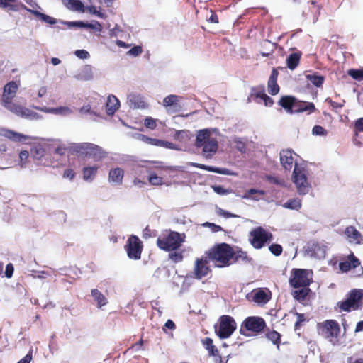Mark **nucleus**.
<instances>
[{
  "instance_id": "nucleus-2",
  "label": "nucleus",
  "mask_w": 363,
  "mask_h": 363,
  "mask_svg": "<svg viewBox=\"0 0 363 363\" xmlns=\"http://www.w3.org/2000/svg\"><path fill=\"white\" fill-rule=\"evenodd\" d=\"M184 241V234L170 230L167 234H164L157 239V246L165 252H172L180 249Z\"/></svg>"
},
{
  "instance_id": "nucleus-54",
  "label": "nucleus",
  "mask_w": 363,
  "mask_h": 363,
  "mask_svg": "<svg viewBox=\"0 0 363 363\" xmlns=\"http://www.w3.org/2000/svg\"><path fill=\"white\" fill-rule=\"evenodd\" d=\"M29 152L27 150H21L19 153L20 166L24 167L28 162Z\"/></svg>"
},
{
  "instance_id": "nucleus-29",
  "label": "nucleus",
  "mask_w": 363,
  "mask_h": 363,
  "mask_svg": "<svg viewBox=\"0 0 363 363\" xmlns=\"http://www.w3.org/2000/svg\"><path fill=\"white\" fill-rule=\"evenodd\" d=\"M301 55L302 53L300 51L291 53L286 58L287 67L291 70L295 69L300 63Z\"/></svg>"
},
{
  "instance_id": "nucleus-51",
  "label": "nucleus",
  "mask_w": 363,
  "mask_h": 363,
  "mask_svg": "<svg viewBox=\"0 0 363 363\" xmlns=\"http://www.w3.org/2000/svg\"><path fill=\"white\" fill-rule=\"evenodd\" d=\"M269 250L271 252L272 254H273L275 256H279L281 255L283 252V248L281 245L279 244H272L269 247Z\"/></svg>"
},
{
  "instance_id": "nucleus-61",
  "label": "nucleus",
  "mask_w": 363,
  "mask_h": 363,
  "mask_svg": "<svg viewBox=\"0 0 363 363\" xmlns=\"http://www.w3.org/2000/svg\"><path fill=\"white\" fill-rule=\"evenodd\" d=\"M266 180L267 182H269V183L276 184V185H283L284 184L283 180H281L279 178L271 176V175H267Z\"/></svg>"
},
{
  "instance_id": "nucleus-40",
  "label": "nucleus",
  "mask_w": 363,
  "mask_h": 363,
  "mask_svg": "<svg viewBox=\"0 0 363 363\" xmlns=\"http://www.w3.org/2000/svg\"><path fill=\"white\" fill-rule=\"evenodd\" d=\"M311 289L308 286L302 287V289L296 290L293 293L294 298L299 301H303L306 299Z\"/></svg>"
},
{
  "instance_id": "nucleus-52",
  "label": "nucleus",
  "mask_w": 363,
  "mask_h": 363,
  "mask_svg": "<svg viewBox=\"0 0 363 363\" xmlns=\"http://www.w3.org/2000/svg\"><path fill=\"white\" fill-rule=\"evenodd\" d=\"M149 182L155 186L162 185L163 179L162 177L157 176L156 174H151L148 178Z\"/></svg>"
},
{
  "instance_id": "nucleus-22",
  "label": "nucleus",
  "mask_w": 363,
  "mask_h": 363,
  "mask_svg": "<svg viewBox=\"0 0 363 363\" xmlns=\"http://www.w3.org/2000/svg\"><path fill=\"white\" fill-rule=\"evenodd\" d=\"M128 103L133 108H146L147 107L143 97L137 94H130L128 96Z\"/></svg>"
},
{
  "instance_id": "nucleus-39",
  "label": "nucleus",
  "mask_w": 363,
  "mask_h": 363,
  "mask_svg": "<svg viewBox=\"0 0 363 363\" xmlns=\"http://www.w3.org/2000/svg\"><path fill=\"white\" fill-rule=\"evenodd\" d=\"M306 78L316 87H320L325 80L323 76L318 75L316 73L306 74Z\"/></svg>"
},
{
  "instance_id": "nucleus-3",
  "label": "nucleus",
  "mask_w": 363,
  "mask_h": 363,
  "mask_svg": "<svg viewBox=\"0 0 363 363\" xmlns=\"http://www.w3.org/2000/svg\"><path fill=\"white\" fill-rule=\"evenodd\" d=\"M317 331L318 335L335 345L339 341L340 327L335 320H326L317 323Z\"/></svg>"
},
{
  "instance_id": "nucleus-4",
  "label": "nucleus",
  "mask_w": 363,
  "mask_h": 363,
  "mask_svg": "<svg viewBox=\"0 0 363 363\" xmlns=\"http://www.w3.org/2000/svg\"><path fill=\"white\" fill-rule=\"evenodd\" d=\"M308 170L302 166L295 163L292 175L298 194L305 195L308 193L311 186L308 179Z\"/></svg>"
},
{
  "instance_id": "nucleus-11",
  "label": "nucleus",
  "mask_w": 363,
  "mask_h": 363,
  "mask_svg": "<svg viewBox=\"0 0 363 363\" xmlns=\"http://www.w3.org/2000/svg\"><path fill=\"white\" fill-rule=\"evenodd\" d=\"M2 106L7 110L21 118H26L28 119H38L40 118L39 115L36 112L19 104L13 103L12 101H9V104L3 103Z\"/></svg>"
},
{
  "instance_id": "nucleus-47",
  "label": "nucleus",
  "mask_w": 363,
  "mask_h": 363,
  "mask_svg": "<svg viewBox=\"0 0 363 363\" xmlns=\"http://www.w3.org/2000/svg\"><path fill=\"white\" fill-rule=\"evenodd\" d=\"M266 337L268 340L272 341L274 345H277L279 346V345L280 344L281 335L279 333H278L275 330L268 331L266 333Z\"/></svg>"
},
{
  "instance_id": "nucleus-15",
  "label": "nucleus",
  "mask_w": 363,
  "mask_h": 363,
  "mask_svg": "<svg viewBox=\"0 0 363 363\" xmlns=\"http://www.w3.org/2000/svg\"><path fill=\"white\" fill-rule=\"evenodd\" d=\"M18 89V85L16 82L11 81L7 83L4 86L1 104L3 103L9 104V101H12L16 96Z\"/></svg>"
},
{
  "instance_id": "nucleus-21",
  "label": "nucleus",
  "mask_w": 363,
  "mask_h": 363,
  "mask_svg": "<svg viewBox=\"0 0 363 363\" xmlns=\"http://www.w3.org/2000/svg\"><path fill=\"white\" fill-rule=\"evenodd\" d=\"M315 106L313 102L296 100L294 113L307 112L308 114L315 112Z\"/></svg>"
},
{
  "instance_id": "nucleus-5",
  "label": "nucleus",
  "mask_w": 363,
  "mask_h": 363,
  "mask_svg": "<svg viewBox=\"0 0 363 363\" xmlns=\"http://www.w3.org/2000/svg\"><path fill=\"white\" fill-rule=\"evenodd\" d=\"M363 289H354L347 294V298L338 303L341 311L350 312L351 311L358 310L362 306Z\"/></svg>"
},
{
  "instance_id": "nucleus-8",
  "label": "nucleus",
  "mask_w": 363,
  "mask_h": 363,
  "mask_svg": "<svg viewBox=\"0 0 363 363\" xmlns=\"http://www.w3.org/2000/svg\"><path fill=\"white\" fill-rule=\"evenodd\" d=\"M266 327L264 320L258 316H250L245 319L241 325L240 333L244 334V329L257 335L261 333Z\"/></svg>"
},
{
  "instance_id": "nucleus-18",
  "label": "nucleus",
  "mask_w": 363,
  "mask_h": 363,
  "mask_svg": "<svg viewBox=\"0 0 363 363\" xmlns=\"http://www.w3.org/2000/svg\"><path fill=\"white\" fill-rule=\"evenodd\" d=\"M293 154L294 152L291 150H283L280 152V162L286 170L290 171L293 167L294 163Z\"/></svg>"
},
{
  "instance_id": "nucleus-60",
  "label": "nucleus",
  "mask_w": 363,
  "mask_h": 363,
  "mask_svg": "<svg viewBox=\"0 0 363 363\" xmlns=\"http://www.w3.org/2000/svg\"><path fill=\"white\" fill-rule=\"evenodd\" d=\"M155 235L156 231L151 230L149 226H146L143 231V238L145 239L155 237Z\"/></svg>"
},
{
  "instance_id": "nucleus-42",
  "label": "nucleus",
  "mask_w": 363,
  "mask_h": 363,
  "mask_svg": "<svg viewBox=\"0 0 363 363\" xmlns=\"http://www.w3.org/2000/svg\"><path fill=\"white\" fill-rule=\"evenodd\" d=\"M33 15H35L37 18H40L41 21L53 25L57 23L55 18L50 17L45 13H40L38 11L35 10H29Z\"/></svg>"
},
{
  "instance_id": "nucleus-27",
  "label": "nucleus",
  "mask_w": 363,
  "mask_h": 363,
  "mask_svg": "<svg viewBox=\"0 0 363 363\" xmlns=\"http://www.w3.org/2000/svg\"><path fill=\"white\" fill-rule=\"evenodd\" d=\"M123 176V169L120 167H116L110 170L108 180L112 183L119 185L122 184Z\"/></svg>"
},
{
  "instance_id": "nucleus-33",
  "label": "nucleus",
  "mask_w": 363,
  "mask_h": 363,
  "mask_svg": "<svg viewBox=\"0 0 363 363\" xmlns=\"http://www.w3.org/2000/svg\"><path fill=\"white\" fill-rule=\"evenodd\" d=\"M63 4L69 10L84 12V4L79 0H62Z\"/></svg>"
},
{
  "instance_id": "nucleus-63",
  "label": "nucleus",
  "mask_w": 363,
  "mask_h": 363,
  "mask_svg": "<svg viewBox=\"0 0 363 363\" xmlns=\"http://www.w3.org/2000/svg\"><path fill=\"white\" fill-rule=\"evenodd\" d=\"M74 54L80 59H86L89 57V53L85 50H77Z\"/></svg>"
},
{
  "instance_id": "nucleus-31",
  "label": "nucleus",
  "mask_w": 363,
  "mask_h": 363,
  "mask_svg": "<svg viewBox=\"0 0 363 363\" xmlns=\"http://www.w3.org/2000/svg\"><path fill=\"white\" fill-rule=\"evenodd\" d=\"M120 103L118 99L113 95L108 97L106 101V113L108 115H113L119 108Z\"/></svg>"
},
{
  "instance_id": "nucleus-35",
  "label": "nucleus",
  "mask_w": 363,
  "mask_h": 363,
  "mask_svg": "<svg viewBox=\"0 0 363 363\" xmlns=\"http://www.w3.org/2000/svg\"><path fill=\"white\" fill-rule=\"evenodd\" d=\"M193 166L200 168L201 169L207 170V171L212 172L214 173L225 174V175H232L233 174L230 172V171L226 168H219V167H211V166H206L204 164H197V163L194 164Z\"/></svg>"
},
{
  "instance_id": "nucleus-37",
  "label": "nucleus",
  "mask_w": 363,
  "mask_h": 363,
  "mask_svg": "<svg viewBox=\"0 0 363 363\" xmlns=\"http://www.w3.org/2000/svg\"><path fill=\"white\" fill-rule=\"evenodd\" d=\"M98 168L97 166L84 167L82 169L83 179L85 181H92L96 175Z\"/></svg>"
},
{
  "instance_id": "nucleus-38",
  "label": "nucleus",
  "mask_w": 363,
  "mask_h": 363,
  "mask_svg": "<svg viewBox=\"0 0 363 363\" xmlns=\"http://www.w3.org/2000/svg\"><path fill=\"white\" fill-rule=\"evenodd\" d=\"M91 296L94 297V300L97 303V306L99 308H101L102 306L106 305L107 303V299L104 296V295L99 291L96 289H94L91 291Z\"/></svg>"
},
{
  "instance_id": "nucleus-13",
  "label": "nucleus",
  "mask_w": 363,
  "mask_h": 363,
  "mask_svg": "<svg viewBox=\"0 0 363 363\" xmlns=\"http://www.w3.org/2000/svg\"><path fill=\"white\" fill-rule=\"evenodd\" d=\"M247 298L257 304H265L270 300L271 293L267 289L257 288L248 294Z\"/></svg>"
},
{
  "instance_id": "nucleus-48",
  "label": "nucleus",
  "mask_w": 363,
  "mask_h": 363,
  "mask_svg": "<svg viewBox=\"0 0 363 363\" xmlns=\"http://www.w3.org/2000/svg\"><path fill=\"white\" fill-rule=\"evenodd\" d=\"M174 138L181 142H185L189 138V131L187 130H177Z\"/></svg>"
},
{
  "instance_id": "nucleus-56",
  "label": "nucleus",
  "mask_w": 363,
  "mask_h": 363,
  "mask_svg": "<svg viewBox=\"0 0 363 363\" xmlns=\"http://www.w3.org/2000/svg\"><path fill=\"white\" fill-rule=\"evenodd\" d=\"M214 192L220 195H226L230 193V189H225L223 186L214 185L212 186Z\"/></svg>"
},
{
  "instance_id": "nucleus-45",
  "label": "nucleus",
  "mask_w": 363,
  "mask_h": 363,
  "mask_svg": "<svg viewBox=\"0 0 363 363\" xmlns=\"http://www.w3.org/2000/svg\"><path fill=\"white\" fill-rule=\"evenodd\" d=\"M0 8L7 9L11 11H17L18 5L16 0H0Z\"/></svg>"
},
{
  "instance_id": "nucleus-17",
  "label": "nucleus",
  "mask_w": 363,
  "mask_h": 363,
  "mask_svg": "<svg viewBox=\"0 0 363 363\" xmlns=\"http://www.w3.org/2000/svg\"><path fill=\"white\" fill-rule=\"evenodd\" d=\"M345 235L349 242L360 244L363 240V236L361 233L353 225L346 227Z\"/></svg>"
},
{
  "instance_id": "nucleus-7",
  "label": "nucleus",
  "mask_w": 363,
  "mask_h": 363,
  "mask_svg": "<svg viewBox=\"0 0 363 363\" xmlns=\"http://www.w3.org/2000/svg\"><path fill=\"white\" fill-rule=\"evenodd\" d=\"M250 244L256 249L263 247L267 242L272 241L273 235L262 227H257L250 233Z\"/></svg>"
},
{
  "instance_id": "nucleus-64",
  "label": "nucleus",
  "mask_w": 363,
  "mask_h": 363,
  "mask_svg": "<svg viewBox=\"0 0 363 363\" xmlns=\"http://www.w3.org/2000/svg\"><path fill=\"white\" fill-rule=\"evenodd\" d=\"M63 177L73 180L75 177V172L72 169H66L64 171Z\"/></svg>"
},
{
  "instance_id": "nucleus-62",
  "label": "nucleus",
  "mask_w": 363,
  "mask_h": 363,
  "mask_svg": "<svg viewBox=\"0 0 363 363\" xmlns=\"http://www.w3.org/2000/svg\"><path fill=\"white\" fill-rule=\"evenodd\" d=\"M142 52H143L142 47L136 45V46H134L133 48H132L130 50H128V54L129 55L135 57V56H138L139 55H140L142 53Z\"/></svg>"
},
{
  "instance_id": "nucleus-26",
  "label": "nucleus",
  "mask_w": 363,
  "mask_h": 363,
  "mask_svg": "<svg viewBox=\"0 0 363 363\" xmlns=\"http://www.w3.org/2000/svg\"><path fill=\"white\" fill-rule=\"evenodd\" d=\"M211 132L208 129H202L197 132L195 146L200 148L204 146L211 138Z\"/></svg>"
},
{
  "instance_id": "nucleus-43",
  "label": "nucleus",
  "mask_w": 363,
  "mask_h": 363,
  "mask_svg": "<svg viewBox=\"0 0 363 363\" xmlns=\"http://www.w3.org/2000/svg\"><path fill=\"white\" fill-rule=\"evenodd\" d=\"M254 194H259L260 196H264L265 194V191L263 190H259L256 189H248L246 193L242 196L243 199H253L255 201H259L260 199L259 197L257 196H252V195Z\"/></svg>"
},
{
  "instance_id": "nucleus-49",
  "label": "nucleus",
  "mask_w": 363,
  "mask_h": 363,
  "mask_svg": "<svg viewBox=\"0 0 363 363\" xmlns=\"http://www.w3.org/2000/svg\"><path fill=\"white\" fill-rule=\"evenodd\" d=\"M348 74L355 80H363V69H352L348 70Z\"/></svg>"
},
{
  "instance_id": "nucleus-32",
  "label": "nucleus",
  "mask_w": 363,
  "mask_h": 363,
  "mask_svg": "<svg viewBox=\"0 0 363 363\" xmlns=\"http://www.w3.org/2000/svg\"><path fill=\"white\" fill-rule=\"evenodd\" d=\"M89 143H82L74 144L70 147V151L72 154L86 157Z\"/></svg>"
},
{
  "instance_id": "nucleus-36",
  "label": "nucleus",
  "mask_w": 363,
  "mask_h": 363,
  "mask_svg": "<svg viewBox=\"0 0 363 363\" xmlns=\"http://www.w3.org/2000/svg\"><path fill=\"white\" fill-rule=\"evenodd\" d=\"M202 344L206 350H208L210 356L216 357L218 355V350L213 343V340L210 337H206L202 340Z\"/></svg>"
},
{
  "instance_id": "nucleus-12",
  "label": "nucleus",
  "mask_w": 363,
  "mask_h": 363,
  "mask_svg": "<svg viewBox=\"0 0 363 363\" xmlns=\"http://www.w3.org/2000/svg\"><path fill=\"white\" fill-rule=\"evenodd\" d=\"M289 284L294 288L308 286L311 284L306 269H294L291 271Z\"/></svg>"
},
{
  "instance_id": "nucleus-30",
  "label": "nucleus",
  "mask_w": 363,
  "mask_h": 363,
  "mask_svg": "<svg viewBox=\"0 0 363 363\" xmlns=\"http://www.w3.org/2000/svg\"><path fill=\"white\" fill-rule=\"evenodd\" d=\"M253 91L252 96L262 100L264 106L270 107L274 104V100L266 94L264 86H262L258 91H255V89Z\"/></svg>"
},
{
  "instance_id": "nucleus-53",
  "label": "nucleus",
  "mask_w": 363,
  "mask_h": 363,
  "mask_svg": "<svg viewBox=\"0 0 363 363\" xmlns=\"http://www.w3.org/2000/svg\"><path fill=\"white\" fill-rule=\"evenodd\" d=\"M295 315H296L297 320L294 324V330H299L302 323L306 321V317L303 313H299L296 312Z\"/></svg>"
},
{
  "instance_id": "nucleus-46",
  "label": "nucleus",
  "mask_w": 363,
  "mask_h": 363,
  "mask_svg": "<svg viewBox=\"0 0 363 363\" xmlns=\"http://www.w3.org/2000/svg\"><path fill=\"white\" fill-rule=\"evenodd\" d=\"M284 207L293 210H299L301 207V201L298 198L291 199L284 204Z\"/></svg>"
},
{
  "instance_id": "nucleus-16",
  "label": "nucleus",
  "mask_w": 363,
  "mask_h": 363,
  "mask_svg": "<svg viewBox=\"0 0 363 363\" xmlns=\"http://www.w3.org/2000/svg\"><path fill=\"white\" fill-rule=\"evenodd\" d=\"M180 98L177 95L170 94L163 99L162 104L169 112L176 113L181 109Z\"/></svg>"
},
{
  "instance_id": "nucleus-14",
  "label": "nucleus",
  "mask_w": 363,
  "mask_h": 363,
  "mask_svg": "<svg viewBox=\"0 0 363 363\" xmlns=\"http://www.w3.org/2000/svg\"><path fill=\"white\" fill-rule=\"evenodd\" d=\"M359 259L354 256L353 252L347 255L345 260L340 262L339 269L342 272H348L352 269H355L360 265Z\"/></svg>"
},
{
  "instance_id": "nucleus-10",
  "label": "nucleus",
  "mask_w": 363,
  "mask_h": 363,
  "mask_svg": "<svg viewBox=\"0 0 363 363\" xmlns=\"http://www.w3.org/2000/svg\"><path fill=\"white\" fill-rule=\"evenodd\" d=\"M209 262L211 261L207 258L206 255L196 258L192 272L193 277L196 279H201L211 273V269L208 264Z\"/></svg>"
},
{
  "instance_id": "nucleus-34",
  "label": "nucleus",
  "mask_w": 363,
  "mask_h": 363,
  "mask_svg": "<svg viewBox=\"0 0 363 363\" xmlns=\"http://www.w3.org/2000/svg\"><path fill=\"white\" fill-rule=\"evenodd\" d=\"M252 261V258L247 255V253L241 250H234V255L232 257V264L234 262H243L250 263Z\"/></svg>"
},
{
  "instance_id": "nucleus-9",
  "label": "nucleus",
  "mask_w": 363,
  "mask_h": 363,
  "mask_svg": "<svg viewBox=\"0 0 363 363\" xmlns=\"http://www.w3.org/2000/svg\"><path fill=\"white\" fill-rule=\"evenodd\" d=\"M124 247L130 259L138 260L141 258L143 245L138 236L134 235L129 236Z\"/></svg>"
},
{
  "instance_id": "nucleus-44",
  "label": "nucleus",
  "mask_w": 363,
  "mask_h": 363,
  "mask_svg": "<svg viewBox=\"0 0 363 363\" xmlns=\"http://www.w3.org/2000/svg\"><path fill=\"white\" fill-rule=\"evenodd\" d=\"M30 153L35 160H40L45 155V149L42 145H37L31 148Z\"/></svg>"
},
{
  "instance_id": "nucleus-28",
  "label": "nucleus",
  "mask_w": 363,
  "mask_h": 363,
  "mask_svg": "<svg viewBox=\"0 0 363 363\" xmlns=\"http://www.w3.org/2000/svg\"><path fill=\"white\" fill-rule=\"evenodd\" d=\"M36 109L40 110L44 113H53L59 115H67L72 113L71 109L67 106H60L57 108H48V107H35Z\"/></svg>"
},
{
  "instance_id": "nucleus-58",
  "label": "nucleus",
  "mask_w": 363,
  "mask_h": 363,
  "mask_svg": "<svg viewBox=\"0 0 363 363\" xmlns=\"http://www.w3.org/2000/svg\"><path fill=\"white\" fill-rule=\"evenodd\" d=\"M312 132L314 135L323 136L326 135L328 133L327 130L323 127L318 125L313 128Z\"/></svg>"
},
{
  "instance_id": "nucleus-57",
  "label": "nucleus",
  "mask_w": 363,
  "mask_h": 363,
  "mask_svg": "<svg viewBox=\"0 0 363 363\" xmlns=\"http://www.w3.org/2000/svg\"><path fill=\"white\" fill-rule=\"evenodd\" d=\"M354 129L356 132V135L358 133H363V117L358 118L355 121L354 124Z\"/></svg>"
},
{
  "instance_id": "nucleus-6",
  "label": "nucleus",
  "mask_w": 363,
  "mask_h": 363,
  "mask_svg": "<svg viewBox=\"0 0 363 363\" xmlns=\"http://www.w3.org/2000/svg\"><path fill=\"white\" fill-rule=\"evenodd\" d=\"M237 328L235 319L228 315H223L218 319V325L216 327V333L220 339H227L231 336Z\"/></svg>"
},
{
  "instance_id": "nucleus-25",
  "label": "nucleus",
  "mask_w": 363,
  "mask_h": 363,
  "mask_svg": "<svg viewBox=\"0 0 363 363\" xmlns=\"http://www.w3.org/2000/svg\"><path fill=\"white\" fill-rule=\"evenodd\" d=\"M1 135L13 142H24L28 139L27 135L9 129H2Z\"/></svg>"
},
{
  "instance_id": "nucleus-59",
  "label": "nucleus",
  "mask_w": 363,
  "mask_h": 363,
  "mask_svg": "<svg viewBox=\"0 0 363 363\" xmlns=\"http://www.w3.org/2000/svg\"><path fill=\"white\" fill-rule=\"evenodd\" d=\"M143 137L145 138V141L152 145L161 146V144L163 143L162 140L152 138H149L147 136H143Z\"/></svg>"
},
{
  "instance_id": "nucleus-50",
  "label": "nucleus",
  "mask_w": 363,
  "mask_h": 363,
  "mask_svg": "<svg viewBox=\"0 0 363 363\" xmlns=\"http://www.w3.org/2000/svg\"><path fill=\"white\" fill-rule=\"evenodd\" d=\"M77 79L86 81L91 79L92 74L91 73V68L86 66L84 68L83 72L78 74Z\"/></svg>"
},
{
  "instance_id": "nucleus-55",
  "label": "nucleus",
  "mask_w": 363,
  "mask_h": 363,
  "mask_svg": "<svg viewBox=\"0 0 363 363\" xmlns=\"http://www.w3.org/2000/svg\"><path fill=\"white\" fill-rule=\"evenodd\" d=\"M144 125L146 128L154 130L157 127L156 120L152 117H147L144 120Z\"/></svg>"
},
{
  "instance_id": "nucleus-20",
  "label": "nucleus",
  "mask_w": 363,
  "mask_h": 363,
  "mask_svg": "<svg viewBox=\"0 0 363 363\" xmlns=\"http://www.w3.org/2000/svg\"><path fill=\"white\" fill-rule=\"evenodd\" d=\"M278 76V71L273 68L267 82L268 92L271 95H276L279 92V86L277 82Z\"/></svg>"
},
{
  "instance_id": "nucleus-19",
  "label": "nucleus",
  "mask_w": 363,
  "mask_h": 363,
  "mask_svg": "<svg viewBox=\"0 0 363 363\" xmlns=\"http://www.w3.org/2000/svg\"><path fill=\"white\" fill-rule=\"evenodd\" d=\"M86 157H91L94 161H101L106 157V152L99 145L89 143Z\"/></svg>"
},
{
  "instance_id": "nucleus-23",
  "label": "nucleus",
  "mask_w": 363,
  "mask_h": 363,
  "mask_svg": "<svg viewBox=\"0 0 363 363\" xmlns=\"http://www.w3.org/2000/svg\"><path fill=\"white\" fill-rule=\"evenodd\" d=\"M296 98L293 96H283L278 101V104L281 106L289 113H294V106Z\"/></svg>"
},
{
  "instance_id": "nucleus-24",
  "label": "nucleus",
  "mask_w": 363,
  "mask_h": 363,
  "mask_svg": "<svg viewBox=\"0 0 363 363\" xmlns=\"http://www.w3.org/2000/svg\"><path fill=\"white\" fill-rule=\"evenodd\" d=\"M202 154L206 158L211 157L218 150V141L216 138H211L208 143L202 147Z\"/></svg>"
},
{
  "instance_id": "nucleus-41",
  "label": "nucleus",
  "mask_w": 363,
  "mask_h": 363,
  "mask_svg": "<svg viewBox=\"0 0 363 363\" xmlns=\"http://www.w3.org/2000/svg\"><path fill=\"white\" fill-rule=\"evenodd\" d=\"M168 258L174 263H179L183 261L184 259V250H175L172 252H169Z\"/></svg>"
},
{
  "instance_id": "nucleus-1",
  "label": "nucleus",
  "mask_w": 363,
  "mask_h": 363,
  "mask_svg": "<svg viewBox=\"0 0 363 363\" xmlns=\"http://www.w3.org/2000/svg\"><path fill=\"white\" fill-rule=\"evenodd\" d=\"M205 255L215 267L223 268L232 264L234 250L229 244L222 242L214 245L205 252Z\"/></svg>"
}]
</instances>
